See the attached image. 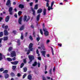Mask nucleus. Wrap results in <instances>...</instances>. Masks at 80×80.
I'll use <instances>...</instances> for the list:
<instances>
[{
  "label": "nucleus",
  "instance_id": "32",
  "mask_svg": "<svg viewBox=\"0 0 80 80\" xmlns=\"http://www.w3.org/2000/svg\"><path fill=\"white\" fill-rule=\"evenodd\" d=\"M16 66H13L12 67V70H15L16 68Z\"/></svg>",
  "mask_w": 80,
  "mask_h": 80
},
{
  "label": "nucleus",
  "instance_id": "30",
  "mask_svg": "<svg viewBox=\"0 0 80 80\" xmlns=\"http://www.w3.org/2000/svg\"><path fill=\"white\" fill-rule=\"evenodd\" d=\"M47 3H46V6L47 7H49V3H48V2H49V1L48 0V2H47Z\"/></svg>",
  "mask_w": 80,
  "mask_h": 80
},
{
  "label": "nucleus",
  "instance_id": "18",
  "mask_svg": "<svg viewBox=\"0 0 80 80\" xmlns=\"http://www.w3.org/2000/svg\"><path fill=\"white\" fill-rule=\"evenodd\" d=\"M38 5L36 4L35 6L34 9L35 10H37V9H38Z\"/></svg>",
  "mask_w": 80,
  "mask_h": 80
},
{
  "label": "nucleus",
  "instance_id": "46",
  "mask_svg": "<svg viewBox=\"0 0 80 80\" xmlns=\"http://www.w3.org/2000/svg\"><path fill=\"white\" fill-rule=\"evenodd\" d=\"M40 38L39 37H38V38H37V41H38H38H39V40H40Z\"/></svg>",
  "mask_w": 80,
  "mask_h": 80
},
{
  "label": "nucleus",
  "instance_id": "63",
  "mask_svg": "<svg viewBox=\"0 0 80 80\" xmlns=\"http://www.w3.org/2000/svg\"><path fill=\"white\" fill-rule=\"evenodd\" d=\"M27 34H28L27 32L25 34V37H27Z\"/></svg>",
  "mask_w": 80,
  "mask_h": 80
},
{
  "label": "nucleus",
  "instance_id": "22",
  "mask_svg": "<svg viewBox=\"0 0 80 80\" xmlns=\"http://www.w3.org/2000/svg\"><path fill=\"white\" fill-rule=\"evenodd\" d=\"M7 40H8V37H5L3 38V40H4V41Z\"/></svg>",
  "mask_w": 80,
  "mask_h": 80
},
{
  "label": "nucleus",
  "instance_id": "45",
  "mask_svg": "<svg viewBox=\"0 0 80 80\" xmlns=\"http://www.w3.org/2000/svg\"><path fill=\"white\" fill-rule=\"evenodd\" d=\"M40 32L41 35H43V31H42V29H40Z\"/></svg>",
  "mask_w": 80,
  "mask_h": 80
},
{
  "label": "nucleus",
  "instance_id": "48",
  "mask_svg": "<svg viewBox=\"0 0 80 80\" xmlns=\"http://www.w3.org/2000/svg\"><path fill=\"white\" fill-rule=\"evenodd\" d=\"M18 77H21V74L20 73H18L17 74Z\"/></svg>",
  "mask_w": 80,
  "mask_h": 80
},
{
  "label": "nucleus",
  "instance_id": "16",
  "mask_svg": "<svg viewBox=\"0 0 80 80\" xmlns=\"http://www.w3.org/2000/svg\"><path fill=\"white\" fill-rule=\"evenodd\" d=\"M10 5V1L8 0L7 2L6 3V5Z\"/></svg>",
  "mask_w": 80,
  "mask_h": 80
},
{
  "label": "nucleus",
  "instance_id": "12",
  "mask_svg": "<svg viewBox=\"0 0 80 80\" xmlns=\"http://www.w3.org/2000/svg\"><path fill=\"white\" fill-rule=\"evenodd\" d=\"M19 7L21 9L23 8H24V5L22 4H20L19 5Z\"/></svg>",
  "mask_w": 80,
  "mask_h": 80
},
{
  "label": "nucleus",
  "instance_id": "11",
  "mask_svg": "<svg viewBox=\"0 0 80 80\" xmlns=\"http://www.w3.org/2000/svg\"><path fill=\"white\" fill-rule=\"evenodd\" d=\"M47 12V9H46L44 8L43 11V15H46V13Z\"/></svg>",
  "mask_w": 80,
  "mask_h": 80
},
{
  "label": "nucleus",
  "instance_id": "57",
  "mask_svg": "<svg viewBox=\"0 0 80 80\" xmlns=\"http://www.w3.org/2000/svg\"><path fill=\"white\" fill-rule=\"evenodd\" d=\"M36 52H37V54H38V53H39V52L38 50V49H37Z\"/></svg>",
  "mask_w": 80,
  "mask_h": 80
},
{
  "label": "nucleus",
  "instance_id": "24",
  "mask_svg": "<svg viewBox=\"0 0 80 80\" xmlns=\"http://www.w3.org/2000/svg\"><path fill=\"white\" fill-rule=\"evenodd\" d=\"M17 43L18 45H20V40H18L17 41Z\"/></svg>",
  "mask_w": 80,
  "mask_h": 80
},
{
  "label": "nucleus",
  "instance_id": "34",
  "mask_svg": "<svg viewBox=\"0 0 80 80\" xmlns=\"http://www.w3.org/2000/svg\"><path fill=\"white\" fill-rule=\"evenodd\" d=\"M21 40H23V33H22L21 36Z\"/></svg>",
  "mask_w": 80,
  "mask_h": 80
},
{
  "label": "nucleus",
  "instance_id": "61",
  "mask_svg": "<svg viewBox=\"0 0 80 80\" xmlns=\"http://www.w3.org/2000/svg\"><path fill=\"white\" fill-rule=\"evenodd\" d=\"M34 0V1H35V3H37V2H38V0Z\"/></svg>",
  "mask_w": 80,
  "mask_h": 80
},
{
  "label": "nucleus",
  "instance_id": "17",
  "mask_svg": "<svg viewBox=\"0 0 80 80\" xmlns=\"http://www.w3.org/2000/svg\"><path fill=\"white\" fill-rule=\"evenodd\" d=\"M23 29H24V26H22L20 27V29H19V30L21 31L22 30H23Z\"/></svg>",
  "mask_w": 80,
  "mask_h": 80
},
{
  "label": "nucleus",
  "instance_id": "20",
  "mask_svg": "<svg viewBox=\"0 0 80 80\" xmlns=\"http://www.w3.org/2000/svg\"><path fill=\"white\" fill-rule=\"evenodd\" d=\"M40 14H39L38 15L37 17V21H38L39 20V19H40Z\"/></svg>",
  "mask_w": 80,
  "mask_h": 80
},
{
  "label": "nucleus",
  "instance_id": "36",
  "mask_svg": "<svg viewBox=\"0 0 80 80\" xmlns=\"http://www.w3.org/2000/svg\"><path fill=\"white\" fill-rule=\"evenodd\" d=\"M3 36V32H0V37H1Z\"/></svg>",
  "mask_w": 80,
  "mask_h": 80
},
{
  "label": "nucleus",
  "instance_id": "38",
  "mask_svg": "<svg viewBox=\"0 0 80 80\" xmlns=\"http://www.w3.org/2000/svg\"><path fill=\"white\" fill-rule=\"evenodd\" d=\"M30 53V50L29 49L28 51V52L27 53V54L28 55H29V53Z\"/></svg>",
  "mask_w": 80,
  "mask_h": 80
},
{
  "label": "nucleus",
  "instance_id": "40",
  "mask_svg": "<svg viewBox=\"0 0 80 80\" xmlns=\"http://www.w3.org/2000/svg\"><path fill=\"white\" fill-rule=\"evenodd\" d=\"M23 65H24V63H22L21 65L20 68H22V67H23Z\"/></svg>",
  "mask_w": 80,
  "mask_h": 80
},
{
  "label": "nucleus",
  "instance_id": "39",
  "mask_svg": "<svg viewBox=\"0 0 80 80\" xmlns=\"http://www.w3.org/2000/svg\"><path fill=\"white\" fill-rule=\"evenodd\" d=\"M43 31L44 32H47V28H43Z\"/></svg>",
  "mask_w": 80,
  "mask_h": 80
},
{
  "label": "nucleus",
  "instance_id": "37",
  "mask_svg": "<svg viewBox=\"0 0 80 80\" xmlns=\"http://www.w3.org/2000/svg\"><path fill=\"white\" fill-rule=\"evenodd\" d=\"M4 70V68H1L0 69V72H3Z\"/></svg>",
  "mask_w": 80,
  "mask_h": 80
},
{
  "label": "nucleus",
  "instance_id": "2",
  "mask_svg": "<svg viewBox=\"0 0 80 80\" xmlns=\"http://www.w3.org/2000/svg\"><path fill=\"white\" fill-rule=\"evenodd\" d=\"M28 57L30 60V62H29V63H30V62H32V60L35 59V58H34V56L32 55H29L28 56Z\"/></svg>",
  "mask_w": 80,
  "mask_h": 80
},
{
  "label": "nucleus",
  "instance_id": "53",
  "mask_svg": "<svg viewBox=\"0 0 80 80\" xmlns=\"http://www.w3.org/2000/svg\"><path fill=\"white\" fill-rule=\"evenodd\" d=\"M55 67H54L53 68V72H55Z\"/></svg>",
  "mask_w": 80,
  "mask_h": 80
},
{
  "label": "nucleus",
  "instance_id": "6",
  "mask_svg": "<svg viewBox=\"0 0 80 80\" xmlns=\"http://www.w3.org/2000/svg\"><path fill=\"white\" fill-rule=\"evenodd\" d=\"M42 55L45 58V54H46V52L45 51H42L41 52Z\"/></svg>",
  "mask_w": 80,
  "mask_h": 80
},
{
  "label": "nucleus",
  "instance_id": "55",
  "mask_svg": "<svg viewBox=\"0 0 80 80\" xmlns=\"http://www.w3.org/2000/svg\"><path fill=\"white\" fill-rule=\"evenodd\" d=\"M47 43H49V42H50V40L48 39L47 40Z\"/></svg>",
  "mask_w": 80,
  "mask_h": 80
},
{
  "label": "nucleus",
  "instance_id": "33",
  "mask_svg": "<svg viewBox=\"0 0 80 80\" xmlns=\"http://www.w3.org/2000/svg\"><path fill=\"white\" fill-rule=\"evenodd\" d=\"M11 75L12 77H14V76H15V74L13 72H11Z\"/></svg>",
  "mask_w": 80,
  "mask_h": 80
},
{
  "label": "nucleus",
  "instance_id": "43",
  "mask_svg": "<svg viewBox=\"0 0 80 80\" xmlns=\"http://www.w3.org/2000/svg\"><path fill=\"white\" fill-rule=\"evenodd\" d=\"M51 8H51H51L50 7V6H49V7H48V11H50V9H51Z\"/></svg>",
  "mask_w": 80,
  "mask_h": 80
},
{
  "label": "nucleus",
  "instance_id": "4",
  "mask_svg": "<svg viewBox=\"0 0 80 80\" xmlns=\"http://www.w3.org/2000/svg\"><path fill=\"white\" fill-rule=\"evenodd\" d=\"M8 12L10 15H13V8L12 7H11L9 8Z\"/></svg>",
  "mask_w": 80,
  "mask_h": 80
},
{
  "label": "nucleus",
  "instance_id": "44",
  "mask_svg": "<svg viewBox=\"0 0 80 80\" xmlns=\"http://www.w3.org/2000/svg\"><path fill=\"white\" fill-rule=\"evenodd\" d=\"M8 26H5V30H7V29H8Z\"/></svg>",
  "mask_w": 80,
  "mask_h": 80
},
{
  "label": "nucleus",
  "instance_id": "5",
  "mask_svg": "<svg viewBox=\"0 0 80 80\" xmlns=\"http://www.w3.org/2000/svg\"><path fill=\"white\" fill-rule=\"evenodd\" d=\"M33 44L32 43H30L29 45V48L30 50V51H33V48H32V47H33Z\"/></svg>",
  "mask_w": 80,
  "mask_h": 80
},
{
  "label": "nucleus",
  "instance_id": "41",
  "mask_svg": "<svg viewBox=\"0 0 80 80\" xmlns=\"http://www.w3.org/2000/svg\"><path fill=\"white\" fill-rule=\"evenodd\" d=\"M26 76H27V74L26 73L24 74L22 78H25V77Z\"/></svg>",
  "mask_w": 80,
  "mask_h": 80
},
{
  "label": "nucleus",
  "instance_id": "54",
  "mask_svg": "<svg viewBox=\"0 0 80 80\" xmlns=\"http://www.w3.org/2000/svg\"><path fill=\"white\" fill-rule=\"evenodd\" d=\"M13 60H16V58H15V57H14L13 58H12Z\"/></svg>",
  "mask_w": 80,
  "mask_h": 80
},
{
  "label": "nucleus",
  "instance_id": "64",
  "mask_svg": "<svg viewBox=\"0 0 80 80\" xmlns=\"http://www.w3.org/2000/svg\"><path fill=\"white\" fill-rule=\"evenodd\" d=\"M13 32L15 34L16 33V31H13Z\"/></svg>",
  "mask_w": 80,
  "mask_h": 80
},
{
  "label": "nucleus",
  "instance_id": "27",
  "mask_svg": "<svg viewBox=\"0 0 80 80\" xmlns=\"http://www.w3.org/2000/svg\"><path fill=\"white\" fill-rule=\"evenodd\" d=\"M32 11L33 12V15H35V10L33 9H32Z\"/></svg>",
  "mask_w": 80,
  "mask_h": 80
},
{
  "label": "nucleus",
  "instance_id": "42",
  "mask_svg": "<svg viewBox=\"0 0 80 80\" xmlns=\"http://www.w3.org/2000/svg\"><path fill=\"white\" fill-rule=\"evenodd\" d=\"M29 38L31 40H33V38H32V37L31 36H30Z\"/></svg>",
  "mask_w": 80,
  "mask_h": 80
},
{
  "label": "nucleus",
  "instance_id": "58",
  "mask_svg": "<svg viewBox=\"0 0 80 80\" xmlns=\"http://www.w3.org/2000/svg\"><path fill=\"white\" fill-rule=\"evenodd\" d=\"M47 79H48V80H50V77H47Z\"/></svg>",
  "mask_w": 80,
  "mask_h": 80
},
{
  "label": "nucleus",
  "instance_id": "62",
  "mask_svg": "<svg viewBox=\"0 0 80 80\" xmlns=\"http://www.w3.org/2000/svg\"><path fill=\"white\" fill-rule=\"evenodd\" d=\"M4 26H5V24H3L2 26V28H4Z\"/></svg>",
  "mask_w": 80,
  "mask_h": 80
},
{
  "label": "nucleus",
  "instance_id": "21",
  "mask_svg": "<svg viewBox=\"0 0 80 80\" xmlns=\"http://www.w3.org/2000/svg\"><path fill=\"white\" fill-rule=\"evenodd\" d=\"M53 4H54V2L53 1L51 3V9L52 10L53 8H52V7H53Z\"/></svg>",
  "mask_w": 80,
  "mask_h": 80
},
{
  "label": "nucleus",
  "instance_id": "13",
  "mask_svg": "<svg viewBox=\"0 0 80 80\" xmlns=\"http://www.w3.org/2000/svg\"><path fill=\"white\" fill-rule=\"evenodd\" d=\"M9 20V16H7L5 18V22H8Z\"/></svg>",
  "mask_w": 80,
  "mask_h": 80
},
{
  "label": "nucleus",
  "instance_id": "19",
  "mask_svg": "<svg viewBox=\"0 0 80 80\" xmlns=\"http://www.w3.org/2000/svg\"><path fill=\"white\" fill-rule=\"evenodd\" d=\"M8 74H5L4 76L5 78H8Z\"/></svg>",
  "mask_w": 80,
  "mask_h": 80
},
{
  "label": "nucleus",
  "instance_id": "9",
  "mask_svg": "<svg viewBox=\"0 0 80 80\" xmlns=\"http://www.w3.org/2000/svg\"><path fill=\"white\" fill-rule=\"evenodd\" d=\"M42 12V9L41 8H39L37 11L38 13H41Z\"/></svg>",
  "mask_w": 80,
  "mask_h": 80
},
{
  "label": "nucleus",
  "instance_id": "8",
  "mask_svg": "<svg viewBox=\"0 0 80 80\" xmlns=\"http://www.w3.org/2000/svg\"><path fill=\"white\" fill-rule=\"evenodd\" d=\"M22 17H21L19 19V21H18V23L19 24H20L21 25L22 24Z\"/></svg>",
  "mask_w": 80,
  "mask_h": 80
},
{
  "label": "nucleus",
  "instance_id": "7",
  "mask_svg": "<svg viewBox=\"0 0 80 80\" xmlns=\"http://www.w3.org/2000/svg\"><path fill=\"white\" fill-rule=\"evenodd\" d=\"M18 63V61H15L11 62V63L12 64V65H17Z\"/></svg>",
  "mask_w": 80,
  "mask_h": 80
},
{
  "label": "nucleus",
  "instance_id": "1",
  "mask_svg": "<svg viewBox=\"0 0 80 80\" xmlns=\"http://www.w3.org/2000/svg\"><path fill=\"white\" fill-rule=\"evenodd\" d=\"M30 17L25 15L24 16L23 20L24 22H25V21H26V22H28V21L30 20Z\"/></svg>",
  "mask_w": 80,
  "mask_h": 80
},
{
  "label": "nucleus",
  "instance_id": "52",
  "mask_svg": "<svg viewBox=\"0 0 80 80\" xmlns=\"http://www.w3.org/2000/svg\"><path fill=\"white\" fill-rule=\"evenodd\" d=\"M38 58V60H41V57H39Z\"/></svg>",
  "mask_w": 80,
  "mask_h": 80
},
{
  "label": "nucleus",
  "instance_id": "49",
  "mask_svg": "<svg viewBox=\"0 0 80 80\" xmlns=\"http://www.w3.org/2000/svg\"><path fill=\"white\" fill-rule=\"evenodd\" d=\"M42 80H46V78L44 76H42Z\"/></svg>",
  "mask_w": 80,
  "mask_h": 80
},
{
  "label": "nucleus",
  "instance_id": "10",
  "mask_svg": "<svg viewBox=\"0 0 80 80\" xmlns=\"http://www.w3.org/2000/svg\"><path fill=\"white\" fill-rule=\"evenodd\" d=\"M28 80H31L32 79V76L31 75L29 74L28 75Z\"/></svg>",
  "mask_w": 80,
  "mask_h": 80
},
{
  "label": "nucleus",
  "instance_id": "50",
  "mask_svg": "<svg viewBox=\"0 0 80 80\" xmlns=\"http://www.w3.org/2000/svg\"><path fill=\"white\" fill-rule=\"evenodd\" d=\"M38 67L39 68L40 67V63L39 62L38 63Z\"/></svg>",
  "mask_w": 80,
  "mask_h": 80
},
{
  "label": "nucleus",
  "instance_id": "56",
  "mask_svg": "<svg viewBox=\"0 0 80 80\" xmlns=\"http://www.w3.org/2000/svg\"><path fill=\"white\" fill-rule=\"evenodd\" d=\"M2 20H3V18L0 17V22H1Z\"/></svg>",
  "mask_w": 80,
  "mask_h": 80
},
{
  "label": "nucleus",
  "instance_id": "29",
  "mask_svg": "<svg viewBox=\"0 0 80 80\" xmlns=\"http://www.w3.org/2000/svg\"><path fill=\"white\" fill-rule=\"evenodd\" d=\"M23 70L24 72H26L27 70V68H23Z\"/></svg>",
  "mask_w": 80,
  "mask_h": 80
},
{
  "label": "nucleus",
  "instance_id": "25",
  "mask_svg": "<svg viewBox=\"0 0 80 80\" xmlns=\"http://www.w3.org/2000/svg\"><path fill=\"white\" fill-rule=\"evenodd\" d=\"M8 73V70H5L3 71L2 73Z\"/></svg>",
  "mask_w": 80,
  "mask_h": 80
},
{
  "label": "nucleus",
  "instance_id": "23",
  "mask_svg": "<svg viewBox=\"0 0 80 80\" xmlns=\"http://www.w3.org/2000/svg\"><path fill=\"white\" fill-rule=\"evenodd\" d=\"M7 59L8 60V61H9V62H11L12 61V59L11 58H7Z\"/></svg>",
  "mask_w": 80,
  "mask_h": 80
},
{
  "label": "nucleus",
  "instance_id": "51",
  "mask_svg": "<svg viewBox=\"0 0 80 80\" xmlns=\"http://www.w3.org/2000/svg\"><path fill=\"white\" fill-rule=\"evenodd\" d=\"M23 62H24V63H26L27 61L26 60V59H24Z\"/></svg>",
  "mask_w": 80,
  "mask_h": 80
},
{
  "label": "nucleus",
  "instance_id": "59",
  "mask_svg": "<svg viewBox=\"0 0 80 80\" xmlns=\"http://www.w3.org/2000/svg\"><path fill=\"white\" fill-rule=\"evenodd\" d=\"M30 6H32V5H33V2L30 3Z\"/></svg>",
  "mask_w": 80,
  "mask_h": 80
},
{
  "label": "nucleus",
  "instance_id": "14",
  "mask_svg": "<svg viewBox=\"0 0 80 80\" xmlns=\"http://www.w3.org/2000/svg\"><path fill=\"white\" fill-rule=\"evenodd\" d=\"M4 32L5 35L6 36H7V35H8V32H7V31L5 30Z\"/></svg>",
  "mask_w": 80,
  "mask_h": 80
},
{
  "label": "nucleus",
  "instance_id": "3",
  "mask_svg": "<svg viewBox=\"0 0 80 80\" xmlns=\"http://www.w3.org/2000/svg\"><path fill=\"white\" fill-rule=\"evenodd\" d=\"M16 56V52L14 51H12L11 52V57H13Z\"/></svg>",
  "mask_w": 80,
  "mask_h": 80
},
{
  "label": "nucleus",
  "instance_id": "47",
  "mask_svg": "<svg viewBox=\"0 0 80 80\" xmlns=\"http://www.w3.org/2000/svg\"><path fill=\"white\" fill-rule=\"evenodd\" d=\"M21 14H22V12L21 11L19 12H18V15H20Z\"/></svg>",
  "mask_w": 80,
  "mask_h": 80
},
{
  "label": "nucleus",
  "instance_id": "35",
  "mask_svg": "<svg viewBox=\"0 0 80 80\" xmlns=\"http://www.w3.org/2000/svg\"><path fill=\"white\" fill-rule=\"evenodd\" d=\"M12 50V47H10L9 48L8 50V51H10Z\"/></svg>",
  "mask_w": 80,
  "mask_h": 80
},
{
  "label": "nucleus",
  "instance_id": "15",
  "mask_svg": "<svg viewBox=\"0 0 80 80\" xmlns=\"http://www.w3.org/2000/svg\"><path fill=\"white\" fill-rule=\"evenodd\" d=\"M44 35L45 36H48V32L47 31H45L44 32Z\"/></svg>",
  "mask_w": 80,
  "mask_h": 80
},
{
  "label": "nucleus",
  "instance_id": "60",
  "mask_svg": "<svg viewBox=\"0 0 80 80\" xmlns=\"http://www.w3.org/2000/svg\"><path fill=\"white\" fill-rule=\"evenodd\" d=\"M14 17H16V18H17V14H15L14 15Z\"/></svg>",
  "mask_w": 80,
  "mask_h": 80
},
{
  "label": "nucleus",
  "instance_id": "31",
  "mask_svg": "<svg viewBox=\"0 0 80 80\" xmlns=\"http://www.w3.org/2000/svg\"><path fill=\"white\" fill-rule=\"evenodd\" d=\"M2 60V54L0 53V60Z\"/></svg>",
  "mask_w": 80,
  "mask_h": 80
},
{
  "label": "nucleus",
  "instance_id": "26",
  "mask_svg": "<svg viewBox=\"0 0 80 80\" xmlns=\"http://www.w3.org/2000/svg\"><path fill=\"white\" fill-rule=\"evenodd\" d=\"M41 47L43 49L45 48V46H44V44H43L42 43L41 44Z\"/></svg>",
  "mask_w": 80,
  "mask_h": 80
},
{
  "label": "nucleus",
  "instance_id": "28",
  "mask_svg": "<svg viewBox=\"0 0 80 80\" xmlns=\"http://www.w3.org/2000/svg\"><path fill=\"white\" fill-rule=\"evenodd\" d=\"M37 62H35L34 63H33L32 64V66H36V65H37Z\"/></svg>",
  "mask_w": 80,
  "mask_h": 80
}]
</instances>
